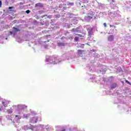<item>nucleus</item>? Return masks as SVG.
Listing matches in <instances>:
<instances>
[{
    "mask_svg": "<svg viewBox=\"0 0 131 131\" xmlns=\"http://www.w3.org/2000/svg\"><path fill=\"white\" fill-rule=\"evenodd\" d=\"M69 39H73V36H71L69 37Z\"/></svg>",
    "mask_w": 131,
    "mask_h": 131,
    "instance_id": "28",
    "label": "nucleus"
},
{
    "mask_svg": "<svg viewBox=\"0 0 131 131\" xmlns=\"http://www.w3.org/2000/svg\"><path fill=\"white\" fill-rule=\"evenodd\" d=\"M30 127L28 126L25 125L23 127V129L25 130H27L28 129H32V130H37V127L34 126L31 124H30Z\"/></svg>",
    "mask_w": 131,
    "mask_h": 131,
    "instance_id": "6",
    "label": "nucleus"
},
{
    "mask_svg": "<svg viewBox=\"0 0 131 131\" xmlns=\"http://www.w3.org/2000/svg\"><path fill=\"white\" fill-rule=\"evenodd\" d=\"M72 31H73V32H78V33H79V32H80V30H79V28H77L76 29H73L72 30Z\"/></svg>",
    "mask_w": 131,
    "mask_h": 131,
    "instance_id": "13",
    "label": "nucleus"
},
{
    "mask_svg": "<svg viewBox=\"0 0 131 131\" xmlns=\"http://www.w3.org/2000/svg\"><path fill=\"white\" fill-rule=\"evenodd\" d=\"M6 112L8 114H12V113H13V108H11L7 110Z\"/></svg>",
    "mask_w": 131,
    "mask_h": 131,
    "instance_id": "14",
    "label": "nucleus"
},
{
    "mask_svg": "<svg viewBox=\"0 0 131 131\" xmlns=\"http://www.w3.org/2000/svg\"><path fill=\"white\" fill-rule=\"evenodd\" d=\"M102 74H104V73H102Z\"/></svg>",
    "mask_w": 131,
    "mask_h": 131,
    "instance_id": "41",
    "label": "nucleus"
},
{
    "mask_svg": "<svg viewBox=\"0 0 131 131\" xmlns=\"http://www.w3.org/2000/svg\"><path fill=\"white\" fill-rule=\"evenodd\" d=\"M0 111H2V107H0Z\"/></svg>",
    "mask_w": 131,
    "mask_h": 131,
    "instance_id": "38",
    "label": "nucleus"
},
{
    "mask_svg": "<svg viewBox=\"0 0 131 131\" xmlns=\"http://www.w3.org/2000/svg\"><path fill=\"white\" fill-rule=\"evenodd\" d=\"M83 2L85 4H88V3H89V0H83Z\"/></svg>",
    "mask_w": 131,
    "mask_h": 131,
    "instance_id": "24",
    "label": "nucleus"
},
{
    "mask_svg": "<svg viewBox=\"0 0 131 131\" xmlns=\"http://www.w3.org/2000/svg\"><path fill=\"white\" fill-rule=\"evenodd\" d=\"M2 1H0V8L1 7H2Z\"/></svg>",
    "mask_w": 131,
    "mask_h": 131,
    "instance_id": "32",
    "label": "nucleus"
},
{
    "mask_svg": "<svg viewBox=\"0 0 131 131\" xmlns=\"http://www.w3.org/2000/svg\"><path fill=\"white\" fill-rule=\"evenodd\" d=\"M58 45L59 46V47H64V46H65V43H64L63 42H59L58 43Z\"/></svg>",
    "mask_w": 131,
    "mask_h": 131,
    "instance_id": "20",
    "label": "nucleus"
},
{
    "mask_svg": "<svg viewBox=\"0 0 131 131\" xmlns=\"http://www.w3.org/2000/svg\"><path fill=\"white\" fill-rule=\"evenodd\" d=\"M108 41H113L114 40V36L113 35H111L107 37Z\"/></svg>",
    "mask_w": 131,
    "mask_h": 131,
    "instance_id": "9",
    "label": "nucleus"
},
{
    "mask_svg": "<svg viewBox=\"0 0 131 131\" xmlns=\"http://www.w3.org/2000/svg\"><path fill=\"white\" fill-rule=\"evenodd\" d=\"M90 79L92 80L93 82H98V78L97 77L90 78Z\"/></svg>",
    "mask_w": 131,
    "mask_h": 131,
    "instance_id": "16",
    "label": "nucleus"
},
{
    "mask_svg": "<svg viewBox=\"0 0 131 131\" xmlns=\"http://www.w3.org/2000/svg\"><path fill=\"white\" fill-rule=\"evenodd\" d=\"M84 54V51L82 50H78V55L80 57H82V54Z\"/></svg>",
    "mask_w": 131,
    "mask_h": 131,
    "instance_id": "11",
    "label": "nucleus"
},
{
    "mask_svg": "<svg viewBox=\"0 0 131 131\" xmlns=\"http://www.w3.org/2000/svg\"><path fill=\"white\" fill-rule=\"evenodd\" d=\"M87 16L85 17V19L87 20H90L91 19H93V17H94L95 15V12L92 10H90L88 13Z\"/></svg>",
    "mask_w": 131,
    "mask_h": 131,
    "instance_id": "2",
    "label": "nucleus"
},
{
    "mask_svg": "<svg viewBox=\"0 0 131 131\" xmlns=\"http://www.w3.org/2000/svg\"><path fill=\"white\" fill-rule=\"evenodd\" d=\"M103 25H104V27H107V25L105 23H104L103 24Z\"/></svg>",
    "mask_w": 131,
    "mask_h": 131,
    "instance_id": "30",
    "label": "nucleus"
},
{
    "mask_svg": "<svg viewBox=\"0 0 131 131\" xmlns=\"http://www.w3.org/2000/svg\"><path fill=\"white\" fill-rule=\"evenodd\" d=\"M14 31L12 32H10V35H12L13 34H15L16 32H18V31H20V30L15 27H13Z\"/></svg>",
    "mask_w": 131,
    "mask_h": 131,
    "instance_id": "8",
    "label": "nucleus"
},
{
    "mask_svg": "<svg viewBox=\"0 0 131 131\" xmlns=\"http://www.w3.org/2000/svg\"><path fill=\"white\" fill-rule=\"evenodd\" d=\"M46 61L48 64H53V65H55V64H59V63L62 62L63 60L60 57L55 56H47Z\"/></svg>",
    "mask_w": 131,
    "mask_h": 131,
    "instance_id": "1",
    "label": "nucleus"
},
{
    "mask_svg": "<svg viewBox=\"0 0 131 131\" xmlns=\"http://www.w3.org/2000/svg\"><path fill=\"white\" fill-rule=\"evenodd\" d=\"M26 13H27V14H29L30 13V10H28L26 11Z\"/></svg>",
    "mask_w": 131,
    "mask_h": 131,
    "instance_id": "26",
    "label": "nucleus"
},
{
    "mask_svg": "<svg viewBox=\"0 0 131 131\" xmlns=\"http://www.w3.org/2000/svg\"><path fill=\"white\" fill-rule=\"evenodd\" d=\"M6 39H8V38H6Z\"/></svg>",
    "mask_w": 131,
    "mask_h": 131,
    "instance_id": "40",
    "label": "nucleus"
},
{
    "mask_svg": "<svg viewBox=\"0 0 131 131\" xmlns=\"http://www.w3.org/2000/svg\"><path fill=\"white\" fill-rule=\"evenodd\" d=\"M22 119V117L20 115H16L14 117L15 120L20 121V120Z\"/></svg>",
    "mask_w": 131,
    "mask_h": 131,
    "instance_id": "10",
    "label": "nucleus"
},
{
    "mask_svg": "<svg viewBox=\"0 0 131 131\" xmlns=\"http://www.w3.org/2000/svg\"><path fill=\"white\" fill-rule=\"evenodd\" d=\"M76 35H78V36H79L80 37H81V35H80V34H75V36H76Z\"/></svg>",
    "mask_w": 131,
    "mask_h": 131,
    "instance_id": "29",
    "label": "nucleus"
},
{
    "mask_svg": "<svg viewBox=\"0 0 131 131\" xmlns=\"http://www.w3.org/2000/svg\"><path fill=\"white\" fill-rule=\"evenodd\" d=\"M75 40H76V41H77V40H78V37L76 36V37H75Z\"/></svg>",
    "mask_w": 131,
    "mask_h": 131,
    "instance_id": "25",
    "label": "nucleus"
},
{
    "mask_svg": "<svg viewBox=\"0 0 131 131\" xmlns=\"http://www.w3.org/2000/svg\"><path fill=\"white\" fill-rule=\"evenodd\" d=\"M47 17L49 18V19H52V15H48L47 16Z\"/></svg>",
    "mask_w": 131,
    "mask_h": 131,
    "instance_id": "27",
    "label": "nucleus"
},
{
    "mask_svg": "<svg viewBox=\"0 0 131 131\" xmlns=\"http://www.w3.org/2000/svg\"><path fill=\"white\" fill-rule=\"evenodd\" d=\"M31 123H36L37 121H41V118L38 117H34L30 119Z\"/></svg>",
    "mask_w": 131,
    "mask_h": 131,
    "instance_id": "5",
    "label": "nucleus"
},
{
    "mask_svg": "<svg viewBox=\"0 0 131 131\" xmlns=\"http://www.w3.org/2000/svg\"><path fill=\"white\" fill-rule=\"evenodd\" d=\"M2 103L4 107H8V103H7V101H6V100L2 101Z\"/></svg>",
    "mask_w": 131,
    "mask_h": 131,
    "instance_id": "15",
    "label": "nucleus"
},
{
    "mask_svg": "<svg viewBox=\"0 0 131 131\" xmlns=\"http://www.w3.org/2000/svg\"><path fill=\"white\" fill-rule=\"evenodd\" d=\"M113 26H112V25H110V27H113Z\"/></svg>",
    "mask_w": 131,
    "mask_h": 131,
    "instance_id": "37",
    "label": "nucleus"
},
{
    "mask_svg": "<svg viewBox=\"0 0 131 131\" xmlns=\"http://www.w3.org/2000/svg\"><path fill=\"white\" fill-rule=\"evenodd\" d=\"M12 108L13 109H16V108H18L19 111H21V110L26 109V108H27V105H26L25 104H18L17 105H14Z\"/></svg>",
    "mask_w": 131,
    "mask_h": 131,
    "instance_id": "3",
    "label": "nucleus"
},
{
    "mask_svg": "<svg viewBox=\"0 0 131 131\" xmlns=\"http://www.w3.org/2000/svg\"><path fill=\"white\" fill-rule=\"evenodd\" d=\"M126 82L127 83H129V82L128 81H127V80L126 81Z\"/></svg>",
    "mask_w": 131,
    "mask_h": 131,
    "instance_id": "36",
    "label": "nucleus"
},
{
    "mask_svg": "<svg viewBox=\"0 0 131 131\" xmlns=\"http://www.w3.org/2000/svg\"><path fill=\"white\" fill-rule=\"evenodd\" d=\"M48 42H49V40H47Z\"/></svg>",
    "mask_w": 131,
    "mask_h": 131,
    "instance_id": "43",
    "label": "nucleus"
},
{
    "mask_svg": "<svg viewBox=\"0 0 131 131\" xmlns=\"http://www.w3.org/2000/svg\"><path fill=\"white\" fill-rule=\"evenodd\" d=\"M9 10H11V9H13V7H9Z\"/></svg>",
    "mask_w": 131,
    "mask_h": 131,
    "instance_id": "33",
    "label": "nucleus"
},
{
    "mask_svg": "<svg viewBox=\"0 0 131 131\" xmlns=\"http://www.w3.org/2000/svg\"><path fill=\"white\" fill-rule=\"evenodd\" d=\"M38 127H39V128H41V129L43 131L46 130H46H48L49 128H50V125H47L46 126L45 125L41 124L39 125L38 127H37V128H38Z\"/></svg>",
    "mask_w": 131,
    "mask_h": 131,
    "instance_id": "7",
    "label": "nucleus"
},
{
    "mask_svg": "<svg viewBox=\"0 0 131 131\" xmlns=\"http://www.w3.org/2000/svg\"><path fill=\"white\" fill-rule=\"evenodd\" d=\"M67 6H74V3H70L69 2L67 3Z\"/></svg>",
    "mask_w": 131,
    "mask_h": 131,
    "instance_id": "19",
    "label": "nucleus"
},
{
    "mask_svg": "<svg viewBox=\"0 0 131 131\" xmlns=\"http://www.w3.org/2000/svg\"><path fill=\"white\" fill-rule=\"evenodd\" d=\"M84 47V44H79L78 46V48H80V49L83 48Z\"/></svg>",
    "mask_w": 131,
    "mask_h": 131,
    "instance_id": "21",
    "label": "nucleus"
},
{
    "mask_svg": "<svg viewBox=\"0 0 131 131\" xmlns=\"http://www.w3.org/2000/svg\"><path fill=\"white\" fill-rule=\"evenodd\" d=\"M42 42L45 43V42H47V41L43 40V41H42Z\"/></svg>",
    "mask_w": 131,
    "mask_h": 131,
    "instance_id": "35",
    "label": "nucleus"
},
{
    "mask_svg": "<svg viewBox=\"0 0 131 131\" xmlns=\"http://www.w3.org/2000/svg\"><path fill=\"white\" fill-rule=\"evenodd\" d=\"M87 30L88 31V40H92L93 39H92V37L94 34H93V29L92 28H88L87 29Z\"/></svg>",
    "mask_w": 131,
    "mask_h": 131,
    "instance_id": "4",
    "label": "nucleus"
},
{
    "mask_svg": "<svg viewBox=\"0 0 131 131\" xmlns=\"http://www.w3.org/2000/svg\"><path fill=\"white\" fill-rule=\"evenodd\" d=\"M101 80H99V81H100Z\"/></svg>",
    "mask_w": 131,
    "mask_h": 131,
    "instance_id": "42",
    "label": "nucleus"
},
{
    "mask_svg": "<svg viewBox=\"0 0 131 131\" xmlns=\"http://www.w3.org/2000/svg\"><path fill=\"white\" fill-rule=\"evenodd\" d=\"M35 7H38L39 8H41L42 7V4L41 3H37L35 5Z\"/></svg>",
    "mask_w": 131,
    "mask_h": 131,
    "instance_id": "17",
    "label": "nucleus"
},
{
    "mask_svg": "<svg viewBox=\"0 0 131 131\" xmlns=\"http://www.w3.org/2000/svg\"><path fill=\"white\" fill-rule=\"evenodd\" d=\"M46 16H47V15H43V16H42V18H43L44 17H46Z\"/></svg>",
    "mask_w": 131,
    "mask_h": 131,
    "instance_id": "34",
    "label": "nucleus"
},
{
    "mask_svg": "<svg viewBox=\"0 0 131 131\" xmlns=\"http://www.w3.org/2000/svg\"><path fill=\"white\" fill-rule=\"evenodd\" d=\"M127 113H128V114H131V108H128V111H127Z\"/></svg>",
    "mask_w": 131,
    "mask_h": 131,
    "instance_id": "22",
    "label": "nucleus"
},
{
    "mask_svg": "<svg viewBox=\"0 0 131 131\" xmlns=\"http://www.w3.org/2000/svg\"><path fill=\"white\" fill-rule=\"evenodd\" d=\"M116 83L112 84L111 86L112 90H113V89H115V88H116Z\"/></svg>",
    "mask_w": 131,
    "mask_h": 131,
    "instance_id": "18",
    "label": "nucleus"
},
{
    "mask_svg": "<svg viewBox=\"0 0 131 131\" xmlns=\"http://www.w3.org/2000/svg\"><path fill=\"white\" fill-rule=\"evenodd\" d=\"M71 26H72V24H71Z\"/></svg>",
    "mask_w": 131,
    "mask_h": 131,
    "instance_id": "39",
    "label": "nucleus"
},
{
    "mask_svg": "<svg viewBox=\"0 0 131 131\" xmlns=\"http://www.w3.org/2000/svg\"><path fill=\"white\" fill-rule=\"evenodd\" d=\"M94 54H95V57H97L98 58H99V57H100V55L99 54H98V53H95Z\"/></svg>",
    "mask_w": 131,
    "mask_h": 131,
    "instance_id": "23",
    "label": "nucleus"
},
{
    "mask_svg": "<svg viewBox=\"0 0 131 131\" xmlns=\"http://www.w3.org/2000/svg\"><path fill=\"white\" fill-rule=\"evenodd\" d=\"M2 120H3V117L0 116V121H2Z\"/></svg>",
    "mask_w": 131,
    "mask_h": 131,
    "instance_id": "31",
    "label": "nucleus"
},
{
    "mask_svg": "<svg viewBox=\"0 0 131 131\" xmlns=\"http://www.w3.org/2000/svg\"><path fill=\"white\" fill-rule=\"evenodd\" d=\"M29 116H30V114H24L22 118L27 119V118H28V117H29Z\"/></svg>",
    "mask_w": 131,
    "mask_h": 131,
    "instance_id": "12",
    "label": "nucleus"
}]
</instances>
